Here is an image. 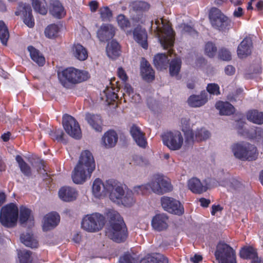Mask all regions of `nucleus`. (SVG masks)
Instances as JSON below:
<instances>
[{
  "instance_id": "1",
  "label": "nucleus",
  "mask_w": 263,
  "mask_h": 263,
  "mask_svg": "<svg viewBox=\"0 0 263 263\" xmlns=\"http://www.w3.org/2000/svg\"><path fill=\"white\" fill-rule=\"evenodd\" d=\"M107 217L109 225L106 230V236L118 243L124 241L127 236V230L123 219L119 213L110 210L107 213Z\"/></svg>"
},
{
  "instance_id": "2",
  "label": "nucleus",
  "mask_w": 263,
  "mask_h": 263,
  "mask_svg": "<svg viewBox=\"0 0 263 263\" xmlns=\"http://www.w3.org/2000/svg\"><path fill=\"white\" fill-rule=\"evenodd\" d=\"M152 27L164 49H167L173 46L175 33L168 22L162 18L157 19L154 24L152 22Z\"/></svg>"
},
{
  "instance_id": "3",
  "label": "nucleus",
  "mask_w": 263,
  "mask_h": 263,
  "mask_svg": "<svg viewBox=\"0 0 263 263\" xmlns=\"http://www.w3.org/2000/svg\"><path fill=\"white\" fill-rule=\"evenodd\" d=\"M231 149L235 157L241 160L252 161L257 157L256 147L249 143H234Z\"/></svg>"
},
{
  "instance_id": "4",
  "label": "nucleus",
  "mask_w": 263,
  "mask_h": 263,
  "mask_svg": "<svg viewBox=\"0 0 263 263\" xmlns=\"http://www.w3.org/2000/svg\"><path fill=\"white\" fill-rule=\"evenodd\" d=\"M105 224L104 216L99 213H94L85 215L81 221V228L89 233H96L101 231Z\"/></svg>"
},
{
  "instance_id": "5",
  "label": "nucleus",
  "mask_w": 263,
  "mask_h": 263,
  "mask_svg": "<svg viewBox=\"0 0 263 263\" xmlns=\"http://www.w3.org/2000/svg\"><path fill=\"white\" fill-rule=\"evenodd\" d=\"M209 18L212 26L219 31H226L232 26L231 20L217 8L211 9Z\"/></svg>"
},
{
  "instance_id": "6",
  "label": "nucleus",
  "mask_w": 263,
  "mask_h": 263,
  "mask_svg": "<svg viewBox=\"0 0 263 263\" xmlns=\"http://www.w3.org/2000/svg\"><path fill=\"white\" fill-rule=\"evenodd\" d=\"M18 218V208L14 203L3 206L1 210L0 221L5 227H13Z\"/></svg>"
},
{
  "instance_id": "7",
  "label": "nucleus",
  "mask_w": 263,
  "mask_h": 263,
  "mask_svg": "<svg viewBox=\"0 0 263 263\" xmlns=\"http://www.w3.org/2000/svg\"><path fill=\"white\" fill-rule=\"evenodd\" d=\"M162 139L163 144L172 151L180 149L184 141L182 134L178 130L166 132L162 135Z\"/></svg>"
},
{
  "instance_id": "8",
  "label": "nucleus",
  "mask_w": 263,
  "mask_h": 263,
  "mask_svg": "<svg viewBox=\"0 0 263 263\" xmlns=\"http://www.w3.org/2000/svg\"><path fill=\"white\" fill-rule=\"evenodd\" d=\"M149 188L157 194L162 195L171 191L173 186L169 180L164 177L157 176L148 183Z\"/></svg>"
},
{
  "instance_id": "9",
  "label": "nucleus",
  "mask_w": 263,
  "mask_h": 263,
  "mask_svg": "<svg viewBox=\"0 0 263 263\" xmlns=\"http://www.w3.org/2000/svg\"><path fill=\"white\" fill-rule=\"evenodd\" d=\"M161 203L163 209L172 214L178 215L184 213V209L180 201L167 196H163L161 199Z\"/></svg>"
},
{
  "instance_id": "10",
  "label": "nucleus",
  "mask_w": 263,
  "mask_h": 263,
  "mask_svg": "<svg viewBox=\"0 0 263 263\" xmlns=\"http://www.w3.org/2000/svg\"><path fill=\"white\" fill-rule=\"evenodd\" d=\"M90 74L86 70H80L73 67L67 68V81L72 84H77L87 81Z\"/></svg>"
},
{
  "instance_id": "11",
  "label": "nucleus",
  "mask_w": 263,
  "mask_h": 263,
  "mask_svg": "<svg viewBox=\"0 0 263 263\" xmlns=\"http://www.w3.org/2000/svg\"><path fill=\"white\" fill-rule=\"evenodd\" d=\"M214 255L218 263H237L233 248H217Z\"/></svg>"
},
{
  "instance_id": "12",
  "label": "nucleus",
  "mask_w": 263,
  "mask_h": 263,
  "mask_svg": "<svg viewBox=\"0 0 263 263\" xmlns=\"http://www.w3.org/2000/svg\"><path fill=\"white\" fill-rule=\"evenodd\" d=\"M77 165L92 173L96 168V163L92 153L87 149L82 151Z\"/></svg>"
},
{
  "instance_id": "13",
  "label": "nucleus",
  "mask_w": 263,
  "mask_h": 263,
  "mask_svg": "<svg viewBox=\"0 0 263 263\" xmlns=\"http://www.w3.org/2000/svg\"><path fill=\"white\" fill-rule=\"evenodd\" d=\"M107 193L109 194L110 200L120 204V199L124 192L123 187L116 181L111 180L107 181Z\"/></svg>"
},
{
  "instance_id": "14",
  "label": "nucleus",
  "mask_w": 263,
  "mask_h": 263,
  "mask_svg": "<svg viewBox=\"0 0 263 263\" xmlns=\"http://www.w3.org/2000/svg\"><path fill=\"white\" fill-rule=\"evenodd\" d=\"M22 13L23 16L24 23L29 28H32L34 25V21L32 15L31 6L27 4H21L19 5L18 11L15 12L16 15Z\"/></svg>"
},
{
  "instance_id": "15",
  "label": "nucleus",
  "mask_w": 263,
  "mask_h": 263,
  "mask_svg": "<svg viewBox=\"0 0 263 263\" xmlns=\"http://www.w3.org/2000/svg\"><path fill=\"white\" fill-rule=\"evenodd\" d=\"M92 173L86 169L76 165L72 172L71 178L74 183L82 184L86 180L90 178Z\"/></svg>"
},
{
  "instance_id": "16",
  "label": "nucleus",
  "mask_w": 263,
  "mask_h": 263,
  "mask_svg": "<svg viewBox=\"0 0 263 263\" xmlns=\"http://www.w3.org/2000/svg\"><path fill=\"white\" fill-rule=\"evenodd\" d=\"M59 215L55 212L49 213L45 215L43 219V230L48 231L54 229L60 222Z\"/></svg>"
},
{
  "instance_id": "17",
  "label": "nucleus",
  "mask_w": 263,
  "mask_h": 263,
  "mask_svg": "<svg viewBox=\"0 0 263 263\" xmlns=\"http://www.w3.org/2000/svg\"><path fill=\"white\" fill-rule=\"evenodd\" d=\"M67 133L76 139H79L82 137L78 123L72 116L68 115H67Z\"/></svg>"
},
{
  "instance_id": "18",
  "label": "nucleus",
  "mask_w": 263,
  "mask_h": 263,
  "mask_svg": "<svg viewBox=\"0 0 263 263\" xmlns=\"http://www.w3.org/2000/svg\"><path fill=\"white\" fill-rule=\"evenodd\" d=\"M118 140L117 133L113 130H109L104 133L101 139V144L105 148H110L115 146Z\"/></svg>"
},
{
  "instance_id": "19",
  "label": "nucleus",
  "mask_w": 263,
  "mask_h": 263,
  "mask_svg": "<svg viewBox=\"0 0 263 263\" xmlns=\"http://www.w3.org/2000/svg\"><path fill=\"white\" fill-rule=\"evenodd\" d=\"M115 34V28L111 24H104L97 32V36L101 42H106L112 39Z\"/></svg>"
},
{
  "instance_id": "20",
  "label": "nucleus",
  "mask_w": 263,
  "mask_h": 263,
  "mask_svg": "<svg viewBox=\"0 0 263 263\" xmlns=\"http://www.w3.org/2000/svg\"><path fill=\"white\" fill-rule=\"evenodd\" d=\"M189 189L195 194H202L206 192L208 189V184L206 182H201L197 178L190 179L187 182Z\"/></svg>"
},
{
  "instance_id": "21",
  "label": "nucleus",
  "mask_w": 263,
  "mask_h": 263,
  "mask_svg": "<svg viewBox=\"0 0 263 263\" xmlns=\"http://www.w3.org/2000/svg\"><path fill=\"white\" fill-rule=\"evenodd\" d=\"M168 218L165 214H159L154 216L152 221L153 228L158 231L166 229L168 227Z\"/></svg>"
},
{
  "instance_id": "22",
  "label": "nucleus",
  "mask_w": 263,
  "mask_h": 263,
  "mask_svg": "<svg viewBox=\"0 0 263 263\" xmlns=\"http://www.w3.org/2000/svg\"><path fill=\"white\" fill-rule=\"evenodd\" d=\"M107 187V181L104 183L100 179H96L92 186L93 195L99 198L104 197L108 192Z\"/></svg>"
},
{
  "instance_id": "23",
  "label": "nucleus",
  "mask_w": 263,
  "mask_h": 263,
  "mask_svg": "<svg viewBox=\"0 0 263 263\" xmlns=\"http://www.w3.org/2000/svg\"><path fill=\"white\" fill-rule=\"evenodd\" d=\"M49 13L54 18L61 19L65 15L64 7L58 0H51L49 7Z\"/></svg>"
},
{
  "instance_id": "24",
  "label": "nucleus",
  "mask_w": 263,
  "mask_h": 263,
  "mask_svg": "<svg viewBox=\"0 0 263 263\" xmlns=\"http://www.w3.org/2000/svg\"><path fill=\"white\" fill-rule=\"evenodd\" d=\"M252 43L250 39H243L237 48V54L239 58H245L250 55L252 51Z\"/></svg>"
},
{
  "instance_id": "25",
  "label": "nucleus",
  "mask_w": 263,
  "mask_h": 263,
  "mask_svg": "<svg viewBox=\"0 0 263 263\" xmlns=\"http://www.w3.org/2000/svg\"><path fill=\"white\" fill-rule=\"evenodd\" d=\"M208 100V93L203 91L199 95L190 96L187 100V102L191 107H199L205 104Z\"/></svg>"
},
{
  "instance_id": "26",
  "label": "nucleus",
  "mask_w": 263,
  "mask_h": 263,
  "mask_svg": "<svg viewBox=\"0 0 263 263\" xmlns=\"http://www.w3.org/2000/svg\"><path fill=\"white\" fill-rule=\"evenodd\" d=\"M72 55L80 61H84L88 58L87 49L80 44H74L71 47Z\"/></svg>"
},
{
  "instance_id": "27",
  "label": "nucleus",
  "mask_w": 263,
  "mask_h": 263,
  "mask_svg": "<svg viewBox=\"0 0 263 263\" xmlns=\"http://www.w3.org/2000/svg\"><path fill=\"white\" fill-rule=\"evenodd\" d=\"M130 133L137 145L141 147H145L147 142L140 128L135 125H133L130 129Z\"/></svg>"
},
{
  "instance_id": "28",
  "label": "nucleus",
  "mask_w": 263,
  "mask_h": 263,
  "mask_svg": "<svg viewBox=\"0 0 263 263\" xmlns=\"http://www.w3.org/2000/svg\"><path fill=\"white\" fill-rule=\"evenodd\" d=\"M141 74L142 78L146 81H151L154 79V71L144 59H142L141 62Z\"/></svg>"
},
{
  "instance_id": "29",
  "label": "nucleus",
  "mask_w": 263,
  "mask_h": 263,
  "mask_svg": "<svg viewBox=\"0 0 263 263\" xmlns=\"http://www.w3.org/2000/svg\"><path fill=\"white\" fill-rule=\"evenodd\" d=\"M85 119L95 130L99 132L102 131V121L100 115L87 113L86 114Z\"/></svg>"
},
{
  "instance_id": "30",
  "label": "nucleus",
  "mask_w": 263,
  "mask_h": 263,
  "mask_svg": "<svg viewBox=\"0 0 263 263\" xmlns=\"http://www.w3.org/2000/svg\"><path fill=\"white\" fill-rule=\"evenodd\" d=\"M133 34L135 40L140 44L143 48L146 49L147 48V36L145 30L140 27H137L135 29Z\"/></svg>"
},
{
  "instance_id": "31",
  "label": "nucleus",
  "mask_w": 263,
  "mask_h": 263,
  "mask_svg": "<svg viewBox=\"0 0 263 263\" xmlns=\"http://www.w3.org/2000/svg\"><path fill=\"white\" fill-rule=\"evenodd\" d=\"M140 263H168V260L161 254H147L141 260Z\"/></svg>"
},
{
  "instance_id": "32",
  "label": "nucleus",
  "mask_w": 263,
  "mask_h": 263,
  "mask_svg": "<svg viewBox=\"0 0 263 263\" xmlns=\"http://www.w3.org/2000/svg\"><path fill=\"white\" fill-rule=\"evenodd\" d=\"M215 107L221 115H230L235 111L233 106L228 102L219 101L216 103Z\"/></svg>"
},
{
  "instance_id": "33",
  "label": "nucleus",
  "mask_w": 263,
  "mask_h": 263,
  "mask_svg": "<svg viewBox=\"0 0 263 263\" xmlns=\"http://www.w3.org/2000/svg\"><path fill=\"white\" fill-rule=\"evenodd\" d=\"M17 256L20 263H40L33 259L29 251L25 249L18 250Z\"/></svg>"
},
{
  "instance_id": "34",
  "label": "nucleus",
  "mask_w": 263,
  "mask_h": 263,
  "mask_svg": "<svg viewBox=\"0 0 263 263\" xmlns=\"http://www.w3.org/2000/svg\"><path fill=\"white\" fill-rule=\"evenodd\" d=\"M169 61L166 54L163 53L158 54L154 58V64L159 70L166 69Z\"/></svg>"
},
{
  "instance_id": "35",
  "label": "nucleus",
  "mask_w": 263,
  "mask_h": 263,
  "mask_svg": "<svg viewBox=\"0 0 263 263\" xmlns=\"http://www.w3.org/2000/svg\"><path fill=\"white\" fill-rule=\"evenodd\" d=\"M106 53L108 57L110 59H115L120 54V47L118 42L112 41L108 43L106 47Z\"/></svg>"
},
{
  "instance_id": "36",
  "label": "nucleus",
  "mask_w": 263,
  "mask_h": 263,
  "mask_svg": "<svg viewBox=\"0 0 263 263\" xmlns=\"http://www.w3.org/2000/svg\"><path fill=\"white\" fill-rule=\"evenodd\" d=\"M28 49L32 60L39 66H43L45 62V59L42 53L32 46H29Z\"/></svg>"
},
{
  "instance_id": "37",
  "label": "nucleus",
  "mask_w": 263,
  "mask_h": 263,
  "mask_svg": "<svg viewBox=\"0 0 263 263\" xmlns=\"http://www.w3.org/2000/svg\"><path fill=\"white\" fill-rule=\"evenodd\" d=\"M62 28V25L52 24L48 25L45 29V35L49 39L57 37Z\"/></svg>"
},
{
  "instance_id": "38",
  "label": "nucleus",
  "mask_w": 263,
  "mask_h": 263,
  "mask_svg": "<svg viewBox=\"0 0 263 263\" xmlns=\"http://www.w3.org/2000/svg\"><path fill=\"white\" fill-rule=\"evenodd\" d=\"M247 118L250 121L257 124H263V112L254 110L249 111Z\"/></svg>"
},
{
  "instance_id": "39",
  "label": "nucleus",
  "mask_w": 263,
  "mask_h": 263,
  "mask_svg": "<svg viewBox=\"0 0 263 263\" xmlns=\"http://www.w3.org/2000/svg\"><path fill=\"white\" fill-rule=\"evenodd\" d=\"M242 135L250 139H257L261 140L263 139V129L260 127L251 128L250 130L245 132H241Z\"/></svg>"
},
{
  "instance_id": "40",
  "label": "nucleus",
  "mask_w": 263,
  "mask_h": 263,
  "mask_svg": "<svg viewBox=\"0 0 263 263\" xmlns=\"http://www.w3.org/2000/svg\"><path fill=\"white\" fill-rule=\"evenodd\" d=\"M20 240L26 247H36L38 245L36 239L29 233L22 234L20 236Z\"/></svg>"
},
{
  "instance_id": "41",
  "label": "nucleus",
  "mask_w": 263,
  "mask_h": 263,
  "mask_svg": "<svg viewBox=\"0 0 263 263\" xmlns=\"http://www.w3.org/2000/svg\"><path fill=\"white\" fill-rule=\"evenodd\" d=\"M15 160L18 164L21 172L26 176H30L32 175L31 169L29 165L24 161L22 157L17 155Z\"/></svg>"
},
{
  "instance_id": "42",
  "label": "nucleus",
  "mask_w": 263,
  "mask_h": 263,
  "mask_svg": "<svg viewBox=\"0 0 263 263\" xmlns=\"http://www.w3.org/2000/svg\"><path fill=\"white\" fill-rule=\"evenodd\" d=\"M135 200L133 197V193L132 191L124 192L123 196L120 199V204L121 203L125 206H130L134 204Z\"/></svg>"
},
{
  "instance_id": "43",
  "label": "nucleus",
  "mask_w": 263,
  "mask_h": 263,
  "mask_svg": "<svg viewBox=\"0 0 263 263\" xmlns=\"http://www.w3.org/2000/svg\"><path fill=\"white\" fill-rule=\"evenodd\" d=\"M257 255L254 248H241L239 251L240 257L245 259H252Z\"/></svg>"
},
{
  "instance_id": "44",
  "label": "nucleus",
  "mask_w": 263,
  "mask_h": 263,
  "mask_svg": "<svg viewBox=\"0 0 263 263\" xmlns=\"http://www.w3.org/2000/svg\"><path fill=\"white\" fill-rule=\"evenodd\" d=\"M181 61L179 58H175L172 60L170 65V73L171 76L178 77L180 70Z\"/></svg>"
},
{
  "instance_id": "45",
  "label": "nucleus",
  "mask_w": 263,
  "mask_h": 263,
  "mask_svg": "<svg viewBox=\"0 0 263 263\" xmlns=\"http://www.w3.org/2000/svg\"><path fill=\"white\" fill-rule=\"evenodd\" d=\"M32 6L34 10L42 15L47 12L46 3L45 0H31Z\"/></svg>"
},
{
  "instance_id": "46",
  "label": "nucleus",
  "mask_w": 263,
  "mask_h": 263,
  "mask_svg": "<svg viewBox=\"0 0 263 263\" xmlns=\"http://www.w3.org/2000/svg\"><path fill=\"white\" fill-rule=\"evenodd\" d=\"M9 38V32L8 29L5 23L0 21V40L2 43L6 45Z\"/></svg>"
},
{
  "instance_id": "47",
  "label": "nucleus",
  "mask_w": 263,
  "mask_h": 263,
  "mask_svg": "<svg viewBox=\"0 0 263 263\" xmlns=\"http://www.w3.org/2000/svg\"><path fill=\"white\" fill-rule=\"evenodd\" d=\"M102 95V99H105L109 104L112 101H115L118 99V95L114 91L112 88H107L103 91Z\"/></svg>"
},
{
  "instance_id": "48",
  "label": "nucleus",
  "mask_w": 263,
  "mask_h": 263,
  "mask_svg": "<svg viewBox=\"0 0 263 263\" xmlns=\"http://www.w3.org/2000/svg\"><path fill=\"white\" fill-rule=\"evenodd\" d=\"M31 211L24 207L22 206L20 208V221L21 224H25L28 221H31Z\"/></svg>"
},
{
  "instance_id": "49",
  "label": "nucleus",
  "mask_w": 263,
  "mask_h": 263,
  "mask_svg": "<svg viewBox=\"0 0 263 263\" xmlns=\"http://www.w3.org/2000/svg\"><path fill=\"white\" fill-rule=\"evenodd\" d=\"M195 140L197 141L206 140L211 136L209 130L204 128L197 129L195 132Z\"/></svg>"
},
{
  "instance_id": "50",
  "label": "nucleus",
  "mask_w": 263,
  "mask_h": 263,
  "mask_svg": "<svg viewBox=\"0 0 263 263\" xmlns=\"http://www.w3.org/2000/svg\"><path fill=\"white\" fill-rule=\"evenodd\" d=\"M217 48L212 42H209L205 45L204 53L210 58L214 57L217 53Z\"/></svg>"
},
{
  "instance_id": "51",
  "label": "nucleus",
  "mask_w": 263,
  "mask_h": 263,
  "mask_svg": "<svg viewBox=\"0 0 263 263\" xmlns=\"http://www.w3.org/2000/svg\"><path fill=\"white\" fill-rule=\"evenodd\" d=\"M101 18L103 21H109L112 16V12L108 7H103L100 9Z\"/></svg>"
},
{
  "instance_id": "52",
  "label": "nucleus",
  "mask_w": 263,
  "mask_h": 263,
  "mask_svg": "<svg viewBox=\"0 0 263 263\" xmlns=\"http://www.w3.org/2000/svg\"><path fill=\"white\" fill-rule=\"evenodd\" d=\"M48 132L51 138L53 140L64 142L63 138L64 133L62 129H58L55 132H53L50 129Z\"/></svg>"
},
{
  "instance_id": "53",
  "label": "nucleus",
  "mask_w": 263,
  "mask_h": 263,
  "mask_svg": "<svg viewBox=\"0 0 263 263\" xmlns=\"http://www.w3.org/2000/svg\"><path fill=\"white\" fill-rule=\"evenodd\" d=\"M31 163L32 164V166L36 169L37 172L40 173H43L42 172V170H43L44 172H45L43 160L37 158L34 159L33 161H31Z\"/></svg>"
},
{
  "instance_id": "54",
  "label": "nucleus",
  "mask_w": 263,
  "mask_h": 263,
  "mask_svg": "<svg viewBox=\"0 0 263 263\" xmlns=\"http://www.w3.org/2000/svg\"><path fill=\"white\" fill-rule=\"evenodd\" d=\"M133 8L137 11H145L149 9V5L145 2L137 1L133 4Z\"/></svg>"
},
{
  "instance_id": "55",
  "label": "nucleus",
  "mask_w": 263,
  "mask_h": 263,
  "mask_svg": "<svg viewBox=\"0 0 263 263\" xmlns=\"http://www.w3.org/2000/svg\"><path fill=\"white\" fill-rule=\"evenodd\" d=\"M78 192L74 188L67 187V202L72 201L77 198Z\"/></svg>"
},
{
  "instance_id": "56",
  "label": "nucleus",
  "mask_w": 263,
  "mask_h": 263,
  "mask_svg": "<svg viewBox=\"0 0 263 263\" xmlns=\"http://www.w3.org/2000/svg\"><path fill=\"white\" fill-rule=\"evenodd\" d=\"M119 26L122 29L127 28L129 27L130 23L123 15H119L117 18Z\"/></svg>"
},
{
  "instance_id": "57",
  "label": "nucleus",
  "mask_w": 263,
  "mask_h": 263,
  "mask_svg": "<svg viewBox=\"0 0 263 263\" xmlns=\"http://www.w3.org/2000/svg\"><path fill=\"white\" fill-rule=\"evenodd\" d=\"M58 79L61 84L65 87L66 85V69L59 67L58 71Z\"/></svg>"
},
{
  "instance_id": "58",
  "label": "nucleus",
  "mask_w": 263,
  "mask_h": 263,
  "mask_svg": "<svg viewBox=\"0 0 263 263\" xmlns=\"http://www.w3.org/2000/svg\"><path fill=\"white\" fill-rule=\"evenodd\" d=\"M181 127L182 131L191 129L193 123L191 122L190 119L187 117H184L181 119Z\"/></svg>"
},
{
  "instance_id": "59",
  "label": "nucleus",
  "mask_w": 263,
  "mask_h": 263,
  "mask_svg": "<svg viewBox=\"0 0 263 263\" xmlns=\"http://www.w3.org/2000/svg\"><path fill=\"white\" fill-rule=\"evenodd\" d=\"M179 27V28L181 29V31L182 32H186L193 36L197 35L196 31L190 26L185 24H181Z\"/></svg>"
},
{
  "instance_id": "60",
  "label": "nucleus",
  "mask_w": 263,
  "mask_h": 263,
  "mask_svg": "<svg viewBox=\"0 0 263 263\" xmlns=\"http://www.w3.org/2000/svg\"><path fill=\"white\" fill-rule=\"evenodd\" d=\"M134 258L128 252L124 253L119 260V263H134Z\"/></svg>"
},
{
  "instance_id": "61",
  "label": "nucleus",
  "mask_w": 263,
  "mask_h": 263,
  "mask_svg": "<svg viewBox=\"0 0 263 263\" xmlns=\"http://www.w3.org/2000/svg\"><path fill=\"white\" fill-rule=\"evenodd\" d=\"M149 186L148 183L147 184H142L140 185L135 186L133 188V194L136 195L143 194L145 190H148Z\"/></svg>"
},
{
  "instance_id": "62",
  "label": "nucleus",
  "mask_w": 263,
  "mask_h": 263,
  "mask_svg": "<svg viewBox=\"0 0 263 263\" xmlns=\"http://www.w3.org/2000/svg\"><path fill=\"white\" fill-rule=\"evenodd\" d=\"M206 89L210 94L218 95L220 93L219 87L217 84H210L208 85Z\"/></svg>"
},
{
  "instance_id": "63",
  "label": "nucleus",
  "mask_w": 263,
  "mask_h": 263,
  "mask_svg": "<svg viewBox=\"0 0 263 263\" xmlns=\"http://www.w3.org/2000/svg\"><path fill=\"white\" fill-rule=\"evenodd\" d=\"M184 133L185 141L189 143L193 142L195 140V136L191 129L182 131Z\"/></svg>"
},
{
  "instance_id": "64",
  "label": "nucleus",
  "mask_w": 263,
  "mask_h": 263,
  "mask_svg": "<svg viewBox=\"0 0 263 263\" xmlns=\"http://www.w3.org/2000/svg\"><path fill=\"white\" fill-rule=\"evenodd\" d=\"M219 56L224 61H229L231 59V53L226 49H221L219 51Z\"/></svg>"
}]
</instances>
